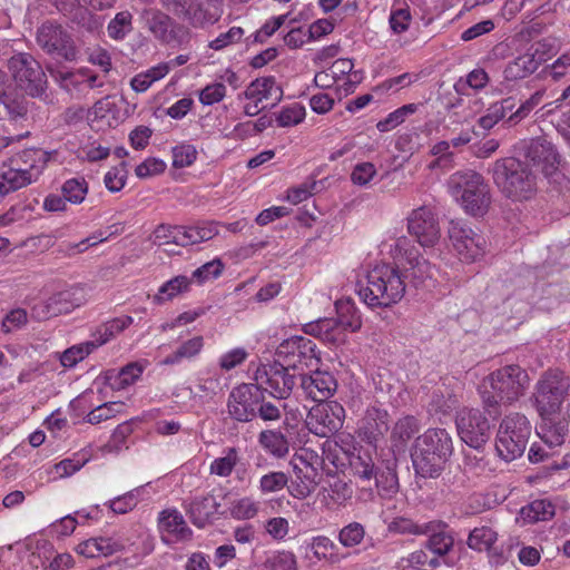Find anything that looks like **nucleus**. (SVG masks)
I'll use <instances>...</instances> for the list:
<instances>
[{
	"label": "nucleus",
	"instance_id": "f257e3e1",
	"mask_svg": "<svg viewBox=\"0 0 570 570\" xmlns=\"http://www.w3.org/2000/svg\"><path fill=\"white\" fill-rule=\"evenodd\" d=\"M530 385L528 372L520 365L511 364L500 367L483 379L479 391L484 406L489 414H499L492 412L499 404L511 405L524 395Z\"/></svg>",
	"mask_w": 570,
	"mask_h": 570
},
{
	"label": "nucleus",
	"instance_id": "f03ea898",
	"mask_svg": "<svg viewBox=\"0 0 570 570\" xmlns=\"http://www.w3.org/2000/svg\"><path fill=\"white\" fill-rule=\"evenodd\" d=\"M356 292L368 307L386 308L403 298L405 283L396 267L382 264L367 272L366 282H358Z\"/></svg>",
	"mask_w": 570,
	"mask_h": 570
},
{
	"label": "nucleus",
	"instance_id": "7ed1b4c3",
	"mask_svg": "<svg viewBox=\"0 0 570 570\" xmlns=\"http://www.w3.org/2000/svg\"><path fill=\"white\" fill-rule=\"evenodd\" d=\"M453 453L452 439L445 429H429L420 435L411 453L416 474L438 478Z\"/></svg>",
	"mask_w": 570,
	"mask_h": 570
},
{
	"label": "nucleus",
	"instance_id": "20e7f679",
	"mask_svg": "<svg viewBox=\"0 0 570 570\" xmlns=\"http://www.w3.org/2000/svg\"><path fill=\"white\" fill-rule=\"evenodd\" d=\"M499 190L513 202L530 199L537 189L535 176L528 164L514 158L499 159L492 167Z\"/></svg>",
	"mask_w": 570,
	"mask_h": 570
},
{
	"label": "nucleus",
	"instance_id": "39448f33",
	"mask_svg": "<svg viewBox=\"0 0 570 570\" xmlns=\"http://www.w3.org/2000/svg\"><path fill=\"white\" fill-rule=\"evenodd\" d=\"M570 377L559 368L543 372L534 385L532 393L533 405L543 420L556 415L568 395Z\"/></svg>",
	"mask_w": 570,
	"mask_h": 570
},
{
	"label": "nucleus",
	"instance_id": "423d86ee",
	"mask_svg": "<svg viewBox=\"0 0 570 570\" xmlns=\"http://www.w3.org/2000/svg\"><path fill=\"white\" fill-rule=\"evenodd\" d=\"M531 430V423L524 414L515 412L505 415L500 422L495 439L498 455L507 462L520 458L525 451Z\"/></svg>",
	"mask_w": 570,
	"mask_h": 570
},
{
	"label": "nucleus",
	"instance_id": "0eeeda50",
	"mask_svg": "<svg viewBox=\"0 0 570 570\" xmlns=\"http://www.w3.org/2000/svg\"><path fill=\"white\" fill-rule=\"evenodd\" d=\"M450 187L468 214L483 216L488 212L491 203L490 190L480 174L456 173L451 177Z\"/></svg>",
	"mask_w": 570,
	"mask_h": 570
},
{
	"label": "nucleus",
	"instance_id": "6e6552de",
	"mask_svg": "<svg viewBox=\"0 0 570 570\" xmlns=\"http://www.w3.org/2000/svg\"><path fill=\"white\" fill-rule=\"evenodd\" d=\"M276 355L284 366L294 371L293 373L311 371L321 361L316 353V344L303 336H293L283 341L276 348Z\"/></svg>",
	"mask_w": 570,
	"mask_h": 570
},
{
	"label": "nucleus",
	"instance_id": "1a4fd4ad",
	"mask_svg": "<svg viewBox=\"0 0 570 570\" xmlns=\"http://www.w3.org/2000/svg\"><path fill=\"white\" fill-rule=\"evenodd\" d=\"M140 21L157 40L169 46H183L189 42L187 28L178 24L164 11L157 8H145L140 12Z\"/></svg>",
	"mask_w": 570,
	"mask_h": 570
},
{
	"label": "nucleus",
	"instance_id": "9d476101",
	"mask_svg": "<svg viewBox=\"0 0 570 570\" xmlns=\"http://www.w3.org/2000/svg\"><path fill=\"white\" fill-rule=\"evenodd\" d=\"M298 373H292L281 362L258 367L255 372V381L262 387L267 385L264 393H268L277 400H286L296 386Z\"/></svg>",
	"mask_w": 570,
	"mask_h": 570
},
{
	"label": "nucleus",
	"instance_id": "9b49d317",
	"mask_svg": "<svg viewBox=\"0 0 570 570\" xmlns=\"http://www.w3.org/2000/svg\"><path fill=\"white\" fill-rule=\"evenodd\" d=\"M449 238L460 259L472 263L481 257L487 247V240L482 234L471 228L461 220H451Z\"/></svg>",
	"mask_w": 570,
	"mask_h": 570
},
{
	"label": "nucleus",
	"instance_id": "f8f14e48",
	"mask_svg": "<svg viewBox=\"0 0 570 570\" xmlns=\"http://www.w3.org/2000/svg\"><path fill=\"white\" fill-rule=\"evenodd\" d=\"M264 396L263 387L257 383H243L235 386L227 400L229 416L240 423L250 422L256 417V407Z\"/></svg>",
	"mask_w": 570,
	"mask_h": 570
},
{
	"label": "nucleus",
	"instance_id": "ddd939ff",
	"mask_svg": "<svg viewBox=\"0 0 570 570\" xmlns=\"http://www.w3.org/2000/svg\"><path fill=\"white\" fill-rule=\"evenodd\" d=\"M345 419L344 407L335 402H318L306 417L308 430L317 436L327 438L342 429Z\"/></svg>",
	"mask_w": 570,
	"mask_h": 570
},
{
	"label": "nucleus",
	"instance_id": "4468645a",
	"mask_svg": "<svg viewBox=\"0 0 570 570\" xmlns=\"http://www.w3.org/2000/svg\"><path fill=\"white\" fill-rule=\"evenodd\" d=\"M45 298L38 312V318L49 320L60 314H67L87 302V293L82 286H72L49 294L43 289Z\"/></svg>",
	"mask_w": 570,
	"mask_h": 570
},
{
	"label": "nucleus",
	"instance_id": "2eb2a0df",
	"mask_svg": "<svg viewBox=\"0 0 570 570\" xmlns=\"http://www.w3.org/2000/svg\"><path fill=\"white\" fill-rule=\"evenodd\" d=\"M161 3L194 26L214 23L219 18L218 7L209 0H161Z\"/></svg>",
	"mask_w": 570,
	"mask_h": 570
},
{
	"label": "nucleus",
	"instance_id": "dca6fc26",
	"mask_svg": "<svg viewBox=\"0 0 570 570\" xmlns=\"http://www.w3.org/2000/svg\"><path fill=\"white\" fill-rule=\"evenodd\" d=\"M12 167L0 173V196L31 183L30 170L36 166V149H26L11 159Z\"/></svg>",
	"mask_w": 570,
	"mask_h": 570
},
{
	"label": "nucleus",
	"instance_id": "f3484780",
	"mask_svg": "<svg viewBox=\"0 0 570 570\" xmlns=\"http://www.w3.org/2000/svg\"><path fill=\"white\" fill-rule=\"evenodd\" d=\"M458 433L469 446L480 449L490 436L489 420L479 410H463L456 417Z\"/></svg>",
	"mask_w": 570,
	"mask_h": 570
},
{
	"label": "nucleus",
	"instance_id": "a211bd4d",
	"mask_svg": "<svg viewBox=\"0 0 570 570\" xmlns=\"http://www.w3.org/2000/svg\"><path fill=\"white\" fill-rule=\"evenodd\" d=\"M38 43L41 45L43 50L55 57L65 60H73L76 58L77 51L72 46L70 36L60 24L55 22L48 21L42 23L38 32Z\"/></svg>",
	"mask_w": 570,
	"mask_h": 570
},
{
	"label": "nucleus",
	"instance_id": "6ab92c4d",
	"mask_svg": "<svg viewBox=\"0 0 570 570\" xmlns=\"http://www.w3.org/2000/svg\"><path fill=\"white\" fill-rule=\"evenodd\" d=\"M407 229L423 247L434 246L441 235L439 222L428 206L412 210L407 218Z\"/></svg>",
	"mask_w": 570,
	"mask_h": 570
},
{
	"label": "nucleus",
	"instance_id": "aec40b11",
	"mask_svg": "<svg viewBox=\"0 0 570 570\" xmlns=\"http://www.w3.org/2000/svg\"><path fill=\"white\" fill-rule=\"evenodd\" d=\"M301 387L307 397L315 402H324L337 390V381L328 371L312 368L309 374L298 373Z\"/></svg>",
	"mask_w": 570,
	"mask_h": 570
},
{
	"label": "nucleus",
	"instance_id": "412c9836",
	"mask_svg": "<svg viewBox=\"0 0 570 570\" xmlns=\"http://www.w3.org/2000/svg\"><path fill=\"white\" fill-rule=\"evenodd\" d=\"M35 59L29 53H19L13 56L8 67L17 86L27 95L36 96V73L33 69Z\"/></svg>",
	"mask_w": 570,
	"mask_h": 570
},
{
	"label": "nucleus",
	"instance_id": "4be33fe9",
	"mask_svg": "<svg viewBox=\"0 0 570 570\" xmlns=\"http://www.w3.org/2000/svg\"><path fill=\"white\" fill-rule=\"evenodd\" d=\"M158 527L163 534H167L177 541L189 540L193 531L188 528L183 514L176 509H167L160 512Z\"/></svg>",
	"mask_w": 570,
	"mask_h": 570
},
{
	"label": "nucleus",
	"instance_id": "5701e85b",
	"mask_svg": "<svg viewBox=\"0 0 570 570\" xmlns=\"http://www.w3.org/2000/svg\"><path fill=\"white\" fill-rule=\"evenodd\" d=\"M220 503L208 493L205 497L194 498L187 509L191 522L197 528H204L218 513Z\"/></svg>",
	"mask_w": 570,
	"mask_h": 570
},
{
	"label": "nucleus",
	"instance_id": "b1692460",
	"mask_svg": "<svg viewBox=\"0 0 570 570\" xmlns=\"http://www.w3.org/2000/svg\"><path fill=\"white\" fill-rule=\"evenodd\" d=\"M247 99L257 101L273 100L272 107L277 105L283 98V89L276 83L273 76L257 78L249 83L244 92Z\"/></svg>",
	"mask_w": 570,
	"mask_h": 570
},
{
	"label": "nucleus",
	"instance_id": "393cba45",
	"mask_svg": "<svg viewBox=\"0 0 570 570\" xmlns=\"http://www.w3.org/2000/svg\"><path fill=\"white\" fill-rule=\"evenodd\" d=\"M389 415L384 410L371 407L362 419L360 431L363 438L372 444L389 431Z\"/></svg>",
	"mask_w": 570,
	"mask_h": 570
},
{
	"label": "nucleus",
	"instance_id": "a878e982",
	"mask_svg": "<svg viewBox=\"0 0 570 570\" xmlns=\"http://www.w3.org/2000/svg\"><path fill=\"white\" fill-rule=\"evenodd\" d=\"M527 158L534 164H543L547 174L560 163V156L554 146L546 139L532 140L527 150Z\"/></svg>",
	"mask_w": 570,
	"mask_h": 570
},
{
	"label": "nucleus",
	"instance_id": "bb28decb",
	"mask_svg": "<svg viewBox=\"0 0 570 570\" xmlns=\"http://www.w3.org/2000/svg\"><path fill=\"white\" fill-rule=\"evenodd\" d=\"M124 549V544L105 537L90 538L77 547V552L86 558L108 557Z\"/></svg>",
	"mask_w": 570,
	"mask_h": 570
},
{
	"label": "nucleus",
	"instance_id": "cd10ccee",
	"mask_svg": "<svg viewBox=\"0 0 570 570\" xmlns=\"http://www.w3.org/2000/svg\"><path fill=\"white\" fill-rule=\"evenodd\" d=\"M432 530L425 533L429 535L425 548L438 557L448 554L454 546V538L448 525L441 522H432Z\"/></svg>",
	"mask_w": 570,
	"mask_h": 570
},
{
	"label": "nucleus",
	"instance_id": "c85d7f7f",
	"mask_svg": "<svg viewBox=\"0 0 570 570\" xmlns=\"http://www.w3.org/2000/svg\"><path fill=\"white\" fill-rule=\"evenodd\" d=\"M554 451L549 450L544 444H532L528 458L532 463L547 462L543 469L548 474L556 471L570 468V453L563 455L561 459H554Z\"/></svg>",
	"mask_w": 570,
	"mask_h": 570
},
{
	"label": "nucleus",
	"instance_id": "c756f323",
	"mask_svg": "<svg viewBox=\"0 0 570 570\" xmlns=\"http://www.w3.org/2000/svg\"><path fill=\"white\" fill-rule=\"evenodd\" d=\"M309 548L317 560L330 564H338L347 557L341 553L336 543L326 535L313 537Z\"/></svg>",
	"mask_w": 570,
	"mask_h": 570
},
{
	"label": "nucleus",
	"instance_id": "7c9ffc66",
	"mask_svg": "<svg viewBox=\"0 0 570 570\" xmlns=\"http://www.w3.org/2000/svg\"><path fill=\"white\" fill-rule=\"evenodd\" d=\"M335 308L337 313V317L334 318L336 322V330L356 332L362 327L361 314L352 301H337L335 303Z\"/></svg>",
	"mask_w": 570,
	"mask_h": 570
},
{
	"label": "nucleus",
	"instance_id": "2f4dec72",
	"mask_svg": "<svg viewBox=\"0 0 570 570\" xmlns=\"http://www.w3.org/2000/svg\"><path fill=\"white\" fill-rule=\"evenodd\" d=\"M38 559L41 562L42 570H69L75 566V560L70 553H59L48 542H45L41 547Z\"/></svg>",
	"mask_w": 570,
	"mask_h": 570
},
{
	"label": "nucleus",
	"instance_id": "473e14b6",
	"mask_svg": "<svg viewBox=\"0 0 570 570\" xmlns=\"http://www.w3.org/2000/svg\"><path fill=\"white\" fill-rule=\"evenodd\" d=\"M259 445L271 455L277 459L285 458L289 452V443L279 430H263L258 434Z\"/></svg>",
	"mask_w": 570,
	"mask_h": 570
},
{
	"label": "nucleus",
	"instance_id": "72a5a7b5",
	"mask_svg": "<svg viewBox=\"0 0 570 570\" xmlns=\"http://www.w3.org/2000/svg\"><path fill=\"white\" fill-rule=\"evenodd\" d=\"M515 107L513 97L504 98L500 101L491 104L483 116L478 120V125L483 130L492 129L499 121L503 120L508 112Z\"/></svg>",
	"mask_w": 570,
	"mask_h": 570
},
{
	"label": "nucleus",
	"instance_id": "f704fd0d",
	"mask_svg": "<svg viewBox=\"0 0 570 570\" xmlns=\"http://www.w3.org/2000/svg\"><path fill=\"white\" fill-rule=\"evenodd\" d=\"M539 65L540 61L535 59L534 55L527 52L507 65L503 71L504 78L510 81L523 79L533 73Z\"/></svg>",
	"mask_w": 570,
	"mask_h": 570
},
{
	"label": "nucleus",
	"instance_id": "c9c22d12",
	"mask_svg": "<svg viewBox=\"0 0 570 570\" xmlns=\"http://www.w3.org/2000/svg\"><path fill=\"white\" fill-rule=\"evenodd\" d=\"M350 465L354 474L363 481L372 480L379 470L372 451L364 448L358 449L356 453L352 454Z\"/></svg>",
	"mask_w": 570,
	"mask_h": 570
},
{
	"label": "nucleus",
	"instance_id": "e433bc0d",
	"mask_svg": "<svg viewBox=\"0 0 570 570\" xmlns=\"http://www.w3.org/2000/svg\"><path fill=\"white\" fill-rule=\"evenodd\" d=\"M554 512V505L549 500L540 499L522 507L519 515L524 523H537L552 519Z\"/></svg>",
	"mask_w": 570,
	"mask_h": 570
},
{
	"label": "nucleus",
	"instance_id": "4c0bfd02",
	"mask_svg": "<svg viewBox=\"0 0 570 570\" xmlns=\"http://www.w3.org/2000/svg\"><path fill=\"white\" fill-rule=\"evenodd\" d=\"M204 347L203 336H194L193 338L181 343L176 351L167 355L160 363L163 365H176L184 360H190L197 356Z\"/></svg>",
	"mask_w": 570,
	"mask_h": 570
},
{
	"label": "nucleus",
	"instance_id": "58836bf2",
	"mask_svg": "<svg viewBox=\"0 0 570 570\" xmlns=\"http://www.w3.org/2000/svg\"><path fill=\"white\" fill-rule=\"evenodd\" d=\"M305 332L331 344H338L344 341L342 331L336 330L334 318H322L316 323L307 324Z\"/></svg>",
	"mask_w": 570,
	"mask_h": 570
},
{
	"label": "nucleus",
	"instance_id": "ea45409f",
	"mask_svg": "<svg viewBox=\"0 0 570 570\" xmlns=\"http://www.w3.org/2000/svg\"><path fill=\"white\" fill-rule=\"evenodd\" d=\"M132 324L131 316H121L110 320L100 325L95 332V340L90 343H95V350L109 342L116 334L122 332L129 325Z\"/></svg>",
	"mask_w": 570,
	"mask_h": 570
},
{
	"label": "nucleus",
	"instance_id": "a19ab883",
	"mask_svg": "<svg viewBox=\"0 0 570 570\" xmlns=\"http://www.w3.org/2000/svg\"><path fill=\"white\" fill-rule=\"evenodd\" d=\"M498 540V532L490 525L474 528L468 537L470 549L482 552L490 551Z\"/></svg>",
	"mask_w": 570,
	"mask_h": 570
},
{
	"label": "nucleus",
	"instance_id": "79ce46f5",
	"mask_svg": "<svg viewBox=\"0 0 570 570\" xmlns=\"http://www.w3.org/2000/svg\"><path fill=\"white\" fill-rule=\"evenodd\" d=\"M407 244L409 240L406 237H400L396 239L394 246L395 257H405L407 263L414 271L417 269L420 273L426 274V277H432L433 268L430 265V263L425 261L423 257L419 256L417 254H414L413 250H409L406 248Z\"/></svg>",
	"mask_w": 570,
	"mask_h": 570
},
{
	"label": "nucleus",
	"instance_id": "37998d69",
	"mask_svg": "<svg viewBox=\"0 0 570 570\" xmlns=\"http://www.w3.org/2000/svg\"><path fill=\"white\" fill-rule=\"evenodd\" d=\"M189 285L190 279L188 277L184 275L176 276L159 287L158 293L154 296V302L163 304L171 301L179 294L187 292L189 289Z\"/></svg>",
	"mask_w": 570,
	"mask_h": 570
},
{
	"label": "nucleus",
	"instance_id": "c03bdc74",
	"mask_svg": "<svg viewBox=\"0 0 570 570\" xmlns=\"http://www.w3.org/2000/svg\"><path fill=\"white\" fill-rule=\"evenodd\" d=\"M132 14L128 10L120 11L109 21L107 33L114 40H124L132 31Z\"/></svg>",
	"mask_w": 570,
	"mask_h": 570
},
{
	"label": "nucleus",
	"instance_id": "a18cd8bd",
	"mask_svg": "<svg viewBox=\"0 0 570 570\" xmlns=\"http://www.w3.org/2000/svg\"><path fill=\"white\" fill-rule=\"evenodd\" d=\"M94 350L95 343H90V341H88L67 348L62 354L56 353L55 360H59L60 365L63 367H72L88 356Z\"/></svg>",
	"mask_w": 570,
	"mask_h": 570
},
{
	"label": "nucleus",
	"instance_id": "49530a36",
	"mask_svg": "<svg viewBox=\"0 0 570 570\" xmlns=\"http://www.w3.org/2000/svg\"><path fill=\"white\" fill-rule=\"evenodd\" d=\"M184 226L159 225L154 232V243L175 244L186 247V235Z\"/></svg>",
	"mask_w": 570,
	"mask_h": 570
},
{
	"label": "nucleus",
	"instance_id": "de8ad7c7",
	"mask_svg": "<svg viewBox=\"0 0 570 570\" xmlns=\"http://www.w3.org/2000/svg\"><path fill=\"white\" fill-rule=\"evenodd\" d=\"M239 461L238 451L236 448H227L225 455L216 458L209 466L210 474L218 475L220 478H227L232 474L236 464Z\"/></svg>",
	"mask_w": 570,
	"mask_h": 570
},
{
	"label": "nucleus",
	"instance_id": "09e8293b",
	"mask_svg": "<svg viewBox=\"0 0 570 570\" xmlns=\"http://www.w3.org/2000/svg\"><path fill=\"white\" fill-rule=\"evenodd\" d=\"M373 479H375L377 492L382 498H392L399 491V479L392 468L377 470Z\"/></svg>",
	"mask_w": 570,
	"mask_h": 570
},
{
	"label": "nucleus",
	"instance_id": "8fccbe9b",
	"mask_svg": "<svg viewBox=\"0 0 570 570\" xmlns=\"http://www.w3.org/2000/svg\"><path fill=\"white\" fill-rule=\"evenodd\" d=\"M432 527V522L420 524L407 518H395L389 524V531L399 534L423 535L431 531Z\"/></svg>",
	"mask_w": 570,
	"mask_h": 570
},
{
	"label": "nucleus",
	"instance_id": "3c124183",
	"mask_svg": "<svg viewBox=\"0 0 570 570\" xmlns=\"http://www.w3.org/2000/svg\"><path fill=\"white\" fill-rule=\"evenodd\" d=\"M419 109V104H407L404 105L393 112L389 114L386 118L380 120L376 125V128L381 132H386L403 124L405 118L409 115L414 114Z\"/></svg>",
	"mask_w": 570,
	"mask_h": 570
},
{
	"label": "nucleus",
	"instance_id": "603ef678",
	"mask_svg": "<svg viewBox=\"0 0 570 570\" xmlns=\"http://www.w3.org/2000/svg\"><path fill=\"white\" fill-rule=\"evenodd\" d=\"M420 430V423L416 417L412 415L400 419L392 431V439L405 444L410 439L414 436Z\"/></svg>",
	"mask_w": 570,
	"mask_h": 570
},
{
	"label": "nucleus",
	"instance_id": "864d4df0",
	"mask_svg": "<svg viewBox=\"0 0 570 570\" xmlns=\"http://www.w3.org/2000/svg\"><path fill=\"white\" fill-rule=\"evenodd\" d=\"M365 528L360 522H351L338 531L337 540L344 548H354L363 542Z\"/></svg>",
	"mask_w": 570,
	"mask_h": 570
},
{
	"label": "nucleus",
	"instance_id": "5fc2aeb1",
	"mask_svg": "<svg viewBox=\"0 0 570 570\" xmlns=\"http://www.w3.org/2000/svg\"><path fill=\"white\" fill-rule=\"evenodd\" d=\"M61 191L66 200L80 204L88 193V184L83 178H71L63 183Z\"/></svg>",
	"mask_w": 570,
	"mask_h": 570
},
{
	"label": "nucleus",
	"instance_id": "6e6d98bb",
	"mask_svg": "<svg viewBox=\"0 0 570 570\" xmlns=\"http://www.w3.org/2000/svg\"><path fill=\"white\" fill-rule=\"evenodd\" d=\"M259 505L249 497L235 500L230 503L229 514L236 520H248L256 517Z\"/></svg>",
	"mask_w": 570,
	"mask_h": 570
},
{
	"label": "nucleus",
	"instance_id": "4d7b16f0",
	"mask_svg": "<svg viewBox=\"0 0 570 570\" xmlns=\"http://www.w3.org/2000/svg\"><path fill=\"white\" fill-rule=\"evenodd\" d=\"M567 434L566 425L563 424H546L541 426L539 433L542 443L549 449L553 450L557 446H561L564 442Z\"/></svg>",
	"mask_w": 570,
	"mask_h": 570
},
{
	"label": "nucleus",
	"instance_id": "13d9d810",
	"mask_svg": "<svg viewBox=\"0 0 570 570\" xmlns=\"http://www.w3.org/2000/svg\"><path fill=\"white\" fill-rule=\"evenodd\" d=\"M264 570H297V560L293 552L278 551L264 563Z\"/></svg>",
	"mask_w": 570,
	"mask_h": 570
},
{
	"label": "nucleus",
	"instance_id": "bf43d9fd",
	"mask_svg": "<svg viewBox=\"0 0 570 570\" xmlns=\"http://www.w3.org/2000/svg\"><path fill=\"white\" fill-rule=\"evenodd\" d=\"M544 92V90H538L534 94H532L530 98L523 101L520 105V107L509 116L507 122L510 126H512L519 124L521 120L527 118L530 115V112L541 104Z\"/></svg>",
	"mask_w": 570,
	"mask_h": 570
},
{
	"label": "nucleus",
	"instance_id": "052dcab7",
	"mask_svg": "<svg viewBox=\"0 0 570 570\" xmlns=\"http://www.w3.org/2000/svg\"><path fill=\"white\" fill-rule=\"evenodd\" d=\"M288 480V474L283 471L269 472L261 478L259 490L264 494L278 492L287 485Z\"/></svg>",
	"mask_w": 570,
	"mask_h": 570
},
{
	"label": "nucleus",
	"instance_id": "680f3d73",
	"mask_svg": "<svg viewBox=\"0 0 570 570\" xmlns=\"http://www.w3.org/2000/svg\"><path fill=\"white\" fill-rule=\"evenodd\" d=\"M186 246L198 244L212 239L218 230L214 224H203L198 226L185 227Z\"/></svg>",
	"mask_w": 570,
	"mask_h": 570
},
{
	"label": "nucleus",
	"instance_id": "e2e57ef3",
	"mask_svg": "<svg viewBox=\"0 0 570 570\" xmlns=\"http://www.w3.org/2000/svg\"><path fill=\"white\" fill-rule=\"evenodd\" d=\"M124 403L121 402H107L98 405L96 409L87 414L86 421L90 424H98L102 421L114 417L121 411Z\"/></svg>",
	"mask_w": 570,
	"mask_h": 570
},
{
	"label": "nucleus",
	"instance_id": "0e129e2a",
	"mask_svg": "<svg viewBox=\"0 0 570 570\" xmlns=\"http://www.w3.org/2000/svg\"><path fill=\"white\" fill-rule=\"evenodd\" d=\"M127 175V163L121 161L105 175L104 183L106 188L111 193L120 191L126 184Z\"/></svg>",
	"mask_w": 570,
	"mask_h": 570
},
{
	"label": "nucleus",
	"instance_id": "69168bd1",
	"mask_svg": "<svg viewBox=\"0 0 570 570\" xmlns=\"http://www.w3.org/2000/svg\"><path fill=\"white\" fill-rule=\"evenodd\" d=\"M411 20L412 16L407 6L393 8L389 19L390 28L396 35L403 33L409 29Z\"/></svg>",
	"mask_w": 570,
	"mask_h": 570
},
{
	"label": "nucleus",
	"instance_id": "338daca9",
	"mask_svg": "<svg viewBox=\"0 0 570 570\" xmlns=\"http://www.w3.org/2000/svg\"><path fill=\"white\" fill-rule=\"evenodd\" d=\"M305 117V108L298 104L285 107L277 115V124L279 127H289L298 125Z\"/></svg>",
	"mask_w": 570,
	"mask_h": 570
},
{
	"label": "nucleus",
	"instance_id": "774afa93",
	"mask_svg": "<svg viewBox=\"0 0 570 570\" xmlns=\"http://www.w3.org/2000/svg\"><path fill=\"white\" fill-rule=\"evenodd\" d=\"M197 157V150L193 145L183 144L173 149V166L184 168L190 166Z\"/></svg>",
	"mask_w": 570,
	"mask_h": 570
}]
</instances>
